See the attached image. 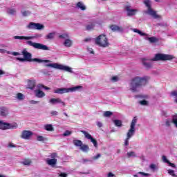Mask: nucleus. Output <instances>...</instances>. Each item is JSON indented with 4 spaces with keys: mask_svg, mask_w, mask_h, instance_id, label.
I'll list each match as a JSON object with an SVG mask.
<instances>
[{
    "mask_svg": "<svg viewBox=\"0 0 177 177\" xmlns=\"http://www.w3.org/2000/svg\"><path fill=\"white\" fill-rule=\"evenodd\" d=\"M149 168L151 169H153V171H154L155 169H157V166L154 164H151L150 165Z\"/></svg>",
    "mask_w": 177,
    "mask_h": 177,
    "instance_id": "de8ad7c7",
    "label": "nucleus"
},
{
    "mask_svg": "<svg viewBox=\"0 0 177 177\" xmlns=\"http://www.w3.org/2000/svg\"><path fill=\"white\" fill-rule=\"evenodd\" d=\"M89 160L88 159H82V162H83V164H86V162H88Z\"/></svg>",
    "mask_w": 177,
    "mask_h": 177,
    "instance_id": "0e129e2a",
    "label": "nucleus"
},
{
    "mask_svg": "<svg viewBox=\"0 0 177 177\" xmlns=\"http://www.w3.org/2000/svg\"><path fill=\"white\" fill-rule=\"evenodd\" d=\"M17 99L18 100H24V95H23L21 93L17 94Z\"/></svg>",
    "mask_w": 177,
    "mask_h": 177,
    "instance_id": "4c0bfd02",
    "label": "nucleus"
},
{
    "mask_svg": "<svg viewBox=\"0 0 177 177\" xmlns=\"http://www.w3.org/2000/svg\"><path fill=\"white\" fill-rule=\"evenodd\" d=\"M46 164H48V165H50V167H52L53 168H55L56 164H57V159L56 158H53V159H50L48 158L46 160Z\"/></svg>",
    "mask_w": 177,
    "mask_h": 177,
    "instance_id": "dca6fc26",
    "label": "nucleus"
},
{
    "mask_svg": "<svg viewBox=\"0 0 177 177\" xmlns=\"http://www.w3.org/2000/svg\"><path fill=\"white\" fill-rule=\"evenodd\" d=\"M37 140L38 142H45V140H48V138H46L42 136H37Z\"/></svg>",
    "mask_w": 177,
    "mask_h": 177,
    "instance_id": "473e14b6",
    "label": "nucleus"
},
{
    "mask_svg": "<svg viewBox=\"0 0 177 177\" xmlns=\"http://www.w3.org/2000/svg\"><path fill=\"white\" fill-rule=\"evenodd\" d=\"M35 38H42V34H36L34 36H15L14 39H25L26 45L32 46L35 49H40L41 50H49V47L41 43H37L31 41Z\"/></svg>",
    "mask_w": 177,
    "mask_h": 177,
    "instance_id": "f257e3e1",
    "label": "nucleus"
},
{
    "mask_svg": "<svg viewBox=\"0 0 177 177\" xmlns=\"http://www.w3.org/2000/svg\"><path fill=\"white\" fill-rule=\"evenodd\" d=\"M44 129L46 131H48L49 132H53V131H55V128H53V125L52 124H45Z\"/></svg>",
    "mask_w": 177,
    "mask_h": 177,
    "instance_id": "5701e85b",
    "label": "nucleus"
},
{
    "mask_svg": "<svg viewBox=\"0 0 177 177\" xmlns=\"http://www.w3.org/2000/svg\"><path fill=\"white\" fill-rule=\"evenodd\" d=\"M49 103H50V104H57V103H59L62 104V106H63V107H66V102H63L59 97L51 98L49 100Z\"/></svg>",
    "mask_w": 177,
    "mask_h": 177,
    "instance_id": "ddd939ff",
    "label": "nucleus"
},
{
    "mask_svg": "<svg viewBox=\"0 0 177 177\" xmlns=\"http://www.w3.org/2000/svg\"><path fill=\"white\" fill-rule=\"evenodd\" d=\"M9 147H16V145H15L13 143H10Z\"/></svg>",
    "mask_w": 177,
    "mask_h": 177,
    "instance_id": "338daca9",
    "label": "nucleus"
},
{
    "mask_svg": "<svg viewBox=\"0 0 177 177\" xmlns=\"http://www.w3.org/2000/svg\"><path fill=\"white\" fill-rule=\"evenodd\" d=\"M30 104H37L39 103V102L34 101V100H30Z\"/></svg>",
    "mask_w": 177,
    "mask_h": 177,
    "instance_id": "4d7b16f0",
    "label": "nucleus"
},
{
    "mask_svg": "<svg viewBox=\"0 0 177 177\" xmlns=\"http://www.w3.org/2000/svg\"><path fill=\"white\" fill-rule=\"evenodd\" d=\"M132 31H133V32H137V34H139L142 37H145V36L147 35H146V33L142 32V31H140V30H138L136 28L132 29Z\"/></svg>",
    "mask_w": 177,
    "mask_h": 177,
    "instance_id": "c85d7f7f",
    "label": "nucleus"
},
{
    "mask_svg": "<svg viewBox=\"0 0 177 177\" xmlns=\"http://www.w3.org/2000/svg\"><path fill=\"white\" fill-rule=\"evenodd\" d=\"M111 115H113V113L110 111H105L104 113V117H111Z\"/></svg>",
    "mask_w": 177,
    "mask_h": 177,
    "instance_id": "79ce46f5",
    "label": "nucleus"
},
{
    "mask_svg": "<svg viewBox=\"0 0 177 177\" xmlns=\"http://www.w3.org/2000/svg\"><path fill=\"white\" fill-rule=\"evenodd\" d=\"M0 115H2L3 117H6V115H8V109H6V107L0 108Z\"/></svg>",
    "mask_w": 177,
    "mask_h": 177,
    "instance_id": "aec40b11",
    "label": "nucleus"
},
{
    "mask_svg": "<svg viewBox=\"0 0 177 177\" xmlns=\"http://www.w3.org/2000/svg\"><path fill=\"white\" fill-rule=\"evenodd\" d=\"M171 96H177V91H173L171 92Z\"/></svg>",
    "mask_w": 177,
    "mask_h": 177,
    "instance_id": "5fc2aeb1",
    "label": "nucleus"
},
{
    "mask_svg": "<svg viewBox=\"0 0 177 177\" xmlns=\"http://www.w3.org/2000/svg\"><path fill=\"white\" fill-rule=\"evenodd\" d=\"M94 27H95L94 24H90L86 26V28L88 31H91V30H93Z\"/></svg>",
    "mask_w": 177,
    "mask_h": 177,
    "instance_id": "e433bc0d",
    "label": "nucleus"
},
{
    "mask_svg": "<svg viewBox=\"0 0 177 177\" xmlns=\"http://www.w3.org/2000/svg\"><path fill=\"white\" fill-rule=\"evenodd\" d=\"M127 157L131 158V157H136V153L135 151L127 152Z\"/></svg>",
    "mask_w": 177,
    "mask_h": 177,
    "instance_id": "72a5a7b5",
    "label": "nucleus"
},
{
    "mask_svg": "<svg viewBox=\"0 0 177 177\" xmlns=\"http://www.w3.org/2000/svg\"><path fill=\"white\" fill-rule=\"evenodd\" d=\"M172 59H175V56L172 55H167V54H156L155 57L151 59V62H158L161 61H167V60H172Z\"/></svg>",
    "mask_w": 177,
    "mask_h": 177,
    "instance_id": "6e6552de",
    "label": "nucleus"
},
{
    "mask_svg": "<svg viewBox=\"0 0 177 177\" xmlns=\"http://www.w3.org/2000/svg\"><path fill=\"white\" fill-rule=\"evenodd\" d=\"M111 81L113 82H117V81H118V77L117 76H113L111 77Z\"/></svg>",
    "mask_w": 177,
    "mask_h": 177,
    "instance_id": "8fccbe9b",
    "label": "nucleus"
},
{
    "mask_svg": "<svg viewBox=\"0 0 177 177\" xmlns=\"http://www.w3.org/2000/svg\"><path fill=\"white\" fill-rule=\"evenodd\" d=\"M22 55L26 60V62H35L36 63H48L49 61L48 60H44L38 58H31L32 55L31 53L27 52V50H24L22 51Z\"/></svg>",
    "mask_w": 177,
    "mask_h": 177,
    "instance_id": "39448f33",
    "label": "nucleus"
},
{
    "mask_svg": "<svg viewBox=\"0 0 177 177\" xmlns=\"http://www.w3.org/2000/svg\"><path fill=\"white\" fill-rule=\"evenodd\" d=\"M97 125L99 128H102V127H103V124L100 122H97Z\"/></svg>",
    "mask_w": 177,
    "mask_h": 177,
    "instance_id": "e2e57ef3",
    "label": "nucleus"
},
{
    "mask_svg": "<svg viewBox=\"0 0 177 177\" xmlns=\"http://www.w3.org/2000/svg\"><path fill=\"white\" fill-rule=\"evenodd\" d=\"M77 8L81 9V10H85V9H86V7H85V5H84V3H82V2H78L77 4Z\"/></svg>",
    "mask_w": 177,
    "mask_h": 177,
    "instance_id": "7c9ffc66",
    "label": "nucleus"
},
{
    "mask_svg": "<svg viewBox=\"0 0 177 177\" xmlns=\"http://www.w3.org/2000/svg\"><path fill=\"white\" fill-rule=\"evenodd\" d=\"M140 104H141L142 106H147L148 102L146 100H142L140 101Z\"/></svg>",
    "mask_w": 177,
    "mask_h": 177,
    "instance_id": "a18cd8bd",
    "label": "nucleus"
},
{
    "mask_svg": "<svg viewBox=\"0 0 177 177\" xmlns=\"http://www.w3.org/2000/svg\"><path fill=\"white\" fill-rule=\"evenodd\" d=\"M64 46H66V48H71V46H73V41L66 39H65L64 42Z\"/></svg>",
    "mask_w": 177,
    "mask_h": 177,
    "instance_id": "b1692460",
    "label": "nucleus"
},
{
    "mask_svg": "<svg viewBox=\"0 0 177 177\" xmlns=\"http://www.w3.org/2000/svg\"><path fill=\"white\" fill-rule=\"evenodd\" d=\"M149 80V77H133V79H131L129 84L130 91H131V92H138V89H139L140 86H143V85H146Z\"/></svg>",
    "mask_w": 177,
    "mask_h": 177,
    "instance_id": "f03ea898",
    "label": "nucleus"
},
{
    "mask_svg": "<svg viewBox=\"0 0 177 177\" xmlns=\"http://www.w3.org/2000/svg\"><path fill=\"white\" fill-rule=\"evenodd\" d=\"M11 55H12L13 56H19V55H20L18 52H12L11 53Z\"/></svg>",
    "mask_w": 177,
    "mask_h": 177,
    "instance_id": "680f3d73",
    "label": "nucleus"
},
{
    "mask_svg": "<svg viewBox=\"0 0 177 177\" xmlns=\"http://www.w3.org/2000/svg\"><path fill=\"white\" fill-rule=\"evenodd\" d=\"M167 164L169 165V167H171V168H175L176 167L175 164L171 163V162H169Z\"/></svg>",
    "mask_w": 177,
    "mask_h": 177,
    "instance_id": "6e6d98bb",
    "label": "nucleus"
},
{
    "mask_svg": "<svg viewBox=\"0 0 177 177\" xmlns=\"http://www.w3.org/2000/svg\"><path fill=\"white\" fill-rule=\"evenodd\" d=\"M78 89H82V86H77L75 87L66 88H57L54 89V93H57L58 95H63V93H68V92H75Z\"/></svg>",
    "mask_w": 177,
    "mask_h": 177,
    "instance_id": "423d86ee",
    "label": "nucleus"
},
{
    "mask_svg": "<svg viewBox=\"0 0 177 177\" xmlns=\"http://www.w3.org/2000/svg\"><path fill=\"white\" fill-rule=\"evenodd\" d=\"M0 53H7V55H11L12 52L8 51L6 49L1 48L0 49Z\"/></svg>",
    "mask_w": 177,
    "mask_h": 177,
    "instance_id": "a19ab883",
    "label": "nucleus"
},
{
    "mask_svg": "<svg viewBox=\"0 0 177 177\" xmlns=\"http://www.w3.org/2000/svg\"><path fill=\"white\" fill-rule=\"evenodd\" d=\"M13 128H17V124L13 127L8 123H5L2 121H0V129H13Z\"/></svg>",
    "mask_w": 177,
    "mask_h": 177,
    "instance_id": "4468645a",
    "label": "nucleus"
},
{
    "mask_svg": "<svg viewBox=\"0 0 177 177\" xmlns=\"http://www.w3.org/2000/svg\"><path fill=\"white\" fill-rule=\"evenodd\" d=\"M39 86H41V88H44V89H46V91H49L50 89V88L44 85H40Z\"/></svg>",
    "mask_w": 177,
    "mask_h": 177,
    "instance_id": "13d9d810",
    "label": "nucleus"
},
{
    "mask_svg": "<svg viewBox=\"0 0 177 177\" xmlns=\"http://www.w3.org/2000/svg\"><path fill=\"white\" fill-rule=\"evenodd\" d=\"M89 41H91V39H88V38H87V39H84V41H85V42H89Z\"/></svg>",
    "mask_w": 177,
    "mask_h": 177,
    "instance_id": "774afa93",
    "label": "nucleus"
},
{
    "mask_svg": "<svg viewBox=\"0 0 177 177\" xmlns=\"http://www.w3.org/2000/svg\"><path fill=\"white\" fill-rule=\"evenodd\" d=\"M27 28L29 30H44L45 26L39 23L30 22Z\"/></svg>",
    "mask_w": 177,
    "mask_h": 177,
    "instance_id": "9d476101",
    "label": "nucleus"
},
{
    "mask_svg": "<svg viewBox=\"0 0 177 177\" xmlns=\"http://www.w3.org/2000/svg\"><path fill=\"white\" fill-rule=\"evenodd\" d=\"M51 115H57L59 114V112H57V111H52L50 112Z\"/></svg>",
    "mask_w": 177,
    "mask_h": 177,
    "instance_id": "603ef678",
    "label": "nucleus"
},
{
    "mask_svg": "<svg viewBox=\"0 0 177 177\" xmlns=\"http://www.w3.org/2000/svg\"><path fill=\"white\" fill-rule=\"evenodd\" d=\"M113 123L115 124V127H122V121L120 120H113Z\"/></svg>",
    "mask_w": 177,
    "mask_h": 177,
    "instance_id": "c756f323",
    "label": "nucleus"
},
{
    "mask_svg": "<svg viewBox=\"0 0 177 177\" xmlns=\"http://www.w3.org/2000/svg\"><path fill=\"white\" fill-rule=\"evenodd\" d=\"M17 60H19V62H26L25 58H20V57H17Z\"/></svg>",
    "mask_w": 177,
    "mask_h": 177,
    "instance_id": "052dcab7",
    "label": "nucleus"
},
{
    "mask_svg": "<svg viewBox=\"0 0 177 177\" xmlns=\"http://www.w3.org/2000/svg\"><path fill=\"white\" fill-rule=\"evenodd\" d=\"M21 164H23L24 165H31V160L25 159L21 162Z\"/></svg>",
    "mask_w": 177,
    "mask_h": 177,
    "instance_id": "f704fd0d",
    "label": "nucleus"
},
{
    "mask_svg": "<svg viewBox=\"0 0 177 177\" xmlns=\"http://www.w3.org/2000/svg\"><path fill=\"white\" fill-rule=\"evenodd\" d=\"M50 157H51V158H56V157H57V153H53L50 154Z\"/></svg>",
    "mask_w": 177,
    "mask_h": 177,
    "instance_id": "864d4df0",
    "label": "nucleus"
},
{
    "mask_svg": "<svg viewBox=\"0 0 177 177\" xmlns=\"http://www.w3.org/2000/svg\"><path fill=\"white\" fill-rule=\"evenodd\" d=\"M95 44L100 46L101 48H107L110 46V43H109V39L107 37L104 35H100L95 39Z\"/></svg>",
    "mask_w": 177,
    "mask_h": 177,
    "instance_id": "20e7f679",
    "label": "nucleus"
},
{
    "mask_svg": "<svg viewBox=\"0 0 177 177\" xmlns=\"http://www.w3.org/2000/svg\"><path fill=\"white\" fill-rule=\"evenodd\" d=\"M125 9L127 12L128 16H135V15H136V13L138 12V9H132L129 6H127Z\"/></svg>",
    "mask_w": 177,
    "mask_h": 177,
    "instance_id": "2eb2a0df",
    "label": "nucleus"
},
{
    "mask_svg": "<svg viewBox=\"0 0 177 177\" xmlns=\"http://www.w3.org/2000/svg\"><path fill=\"white\" fill-rule=\"evenodd\" d=\"M139 175H141V176H151L150 174L140 171L134 175V177H139Z\"/></svg>",
    "mask_w": 177,
    "mask_h": 177,
    "instance_id": "bb28decb",
    "label": "nucleus"
},
{
    "mask_svg": "<svg viewBox=\"0 0 177 177\" xmlns=\"http://www.w3.org/2000/svg\"><path fill=\"white\" fill-rule=\"evenodd\" d=\"M31 136H32V131L27 130L23 131L21 135V138L22 139H26V140L30 139Z\"/></svg>",
    "mask_w": 177,
    "mask_h": 177,
    "instance_id": "f8f14e48",
    "label": "nucleus"
},
{
    "mask_svg": "<svg viewBox=\"0 0 177 177\" xmlns=\"http://www.w3.org/2000/svg\"><path fill=\"white\" fill-rule=\"evenodd\" d=\"M59 38H60L61 39H67L68 38V34L67 33H63L62 35H60L59 36Z\"/></svg>",
    "mask_w": 177,
    "mask_h": 177,
    "instance_id": "c9c22d12",
    "label": "nucleus"
},
{
    "mask_svg": "<svg viewBox=\"0 0 177 177\" xmlns=\"http://www.w3.org/2000/svg\"><path fill=\"white\" fill-rule=\"evenodd\" d=\"M28 88L29 89H34V88H35V80H29L28 82Z\"/></svg>",
    "mask_w": 177,
    "mask_h": 177,
    "instance_id": "412c9836",
    "label": "nucleus"
},
{
    "mask_svg": "<svg viewBox=\"0 0 177 177\" xmlns=\"http://www.w3.org/2000/svg\"><path fill=\"white\" fill-rule=\"evenodd\" d=\"M145 39L147 41H149L151 44H153L154 42H157V38L153 37H145Z\"/></svg>",
    "mask_w": 177,
    "mask_h": 177,
    "instance_id": "2f4dec72",
    "label": "nucleus"
},
{
    "mask_svg": "<svg viewBox=\"0 0 177 177\" xmlns=\"http://www.w3.org/2000/svg\"><path fill=\"white\" fill-rule=\"evenodd\" d=\"M172 122L174 124L175 127H177V115L173 116Z\"/></svg>",
    "mask_w": 177,
    "mask_h": 177,
    "instance_id": "58836bf2",
    "label": "nucleus"
},
{
    "mask_svg": "<svg viewBox=\"0 0 177 177\" xmlns=\"http://www.w3.org/2000/svg\"><path fill=\"white\" fill-rule=\"evenodd\" d=\"M80 150L82 151L86 152L89 151V147L86 145L82 144V146H80Z\"/></svg>",
    "mask_w": 177,
    "mask_h": 177,
    "instance_id": "cd10ccee",
    "label": "nucleus"
},
{
    "mask_svg": "<svg viewBox=\"0 0 177 177\" xmlns=\"http://www.w3.org/2000/svg\"><path fill=\"white\" fill-rule=\"evenodd\" d=\"M111 30L112 31H118V32H124V28L120 27L115 25H112L110 26Z\"/></svg>",
    "mask_w": 177,
    "mask_h": 177,
    "instance_id": "a211bd4d",
    "label": "nucleus"
},
{
    "mask_svg": "<svg viewBox=\"0 0 177 177\" xmlns=\"http://www.w3.org/2000/svg\"><path fill=\"white\" fill-rule=\"evenodd\" d=\"M168 174H169V175H171V176H176V174H175V171L174 170L169 169Z\"/></svg>",
    "mask_w": 177,
    "mask_h": 177,
    "instance_id": "c03bdc74",
    "label": "nucleus"
},
{
    "mask_svg": "<svg viewBox=\"0 0 177 177\" xmlns=\"http://www.w3.org/2000/svg\"><path fill=\"white\" fill-rule=\"evenodd\" d=\"M73 143L76 147H81L82 146V141L80 140H73Z\"/></svg>",
    "mask_w": 177,
    "mask_h": 177,
    "instance_id": "393cba45",
    "label": "nucleus"
},
{
    "mask_svg": "<svg viewBox=\"0 0 177 177\" xmlns=\"http://www.w3.org/2000/svg\"><path fill=\"white\" fill-rule=\"evenodd\" d=\"M82 133L84 135L85 138L86 139H89L91 140V142H93V145H94L95 147H96L97 146V141L96 140V139L92 138V136L91 134H89V133L82 130L81 131Z\"/></svg>",
    "mask_w": 177,
    "mask_h": 177,
    "instance_id": "9b49d317",
    "label": "nucleus"
},
{
    "mask_svg": "<svg viewBox=\"0 0 177 177\" xmlns=\"http://www.w3.org/2000/svg\"><path fill=\"white\" fill-rule=\"evenodd\" d=\"M30 14H31V12H30V11H24V12H22V15L24 17L30 16Z\"/></svg>",
    "mask_w": 177,
    "mask_h": 177,
    "instance_id": "49530a36",
    "label": "nucleus"
},
{
    "mask_svg": "<svg viewBox=\"0 0 177 177\" xmlns=\"http://www.w3.org/2000/svg\"><path fill=\"white\" fill-rule=\"evenodd\" d=\"M144 3L145 6L147 7V10L145 12L147 15H149L153 19H158L160 18V15H157V12L151 8V1L150 0H144Z\"/></svg>",
    "mask_w": 177,
    "mask_h": 177,
    "instance_id": "0eeeda50",
    "label": "nucleus"
},
{
    "mask_svg": "<svg viewBox=\"0 0 177 177\" xmlns=\"http://www.w3.org/2000/svg\"><path fill=\"white\" fill-rule=\"evenodd\" d=\"M35 95L36 97H39V99H42V97H45V93L41 91L40 89L35 90Z\"/></svg>",
    "mask_w": 177,
    "mask_h": 177,
    "instance_id": "f3484780",
    "label": "nucleus"
},
{
    "mask_svg": "<svg viewBox=\"0 0 177 177\" xmlns=\"http://www.w3.org/2000/svg\"><path fill=\"white\" fill-rule=\"evenodd\" d=\"M60 177H67V174L66 173H61L59 174Z\"/></svg>",
    "mask_w": 177,
    "mask_h": 177,
    "instance_id": "bf43d9fd",
    "label": "nucleus"
},
{
    "mask_svg": "<svg viewBox=\"0 0 177 177\" xmlns=\"http://www.w3.org/2000/svg\"><path fill=\"white\" fill-rule=\"evenodd\" d=\"M129 139H131V138H128V137H127V138L124 140V146H129Z\"/></svg>",
    "mask_w": 177,
    "mask_h": 177,
    "instance_id": "09e8293b",
    "label": "nucleus"
},
{
    "mask_svg": "<svg viewBox=\"0 0 177 177\" xmlns=\"http://www.w3.org/2000/svg\"><path fill=\"white\" fill-rule=\"evenodd\" d=\"M48 62H44L45 67H51L52 68H56L57 70H63V71H66L67 73H73V70L71 67L64 66L63 64L53 63L52 61L48 60Z\"/></svg>",
    "mask_w": 177,
    "mask_h": 177,
    "instance_id": "7ed1b4c3",
    "label": "nucleus"
},
{
    "mask_svg": "<svg viewBox=\"0 0 177 177\" xmlns=\"http://www.w3.org/2000/svg\"><path fill=\"white\" fill-rule=\"evenodd\" d=\"M56 35V32H52L45 36L46 39H53Z\"/></svg>",
    "mask_w": 177,
    "mask_h": 177,
    "instance_id": "4be33fe9",
    "label": "nucleus"
},
{
    "mask_svg": "<svg viewBox=\"0 0 177 177\" xmlns=\"http://www.w3.org/2000/svg\"><path fill=\"white\" fill-rule=\"evenodd\" d=\"M7 13H8V15H11L12 16H15V15H16V9L8 8Z\"/></svg>",
    "mask_w": 177,
    "mask_h": 177,
    "instance_id": "a878e982",
    "label": "nucleus"
},
{
    "mask_svg": "<svg viewBox=\"0 0 177 177\" xmlns=\"http://www.w3.org/2000/svg\"><path fill=\"white\" fill-rule=\"evenodd\" d=\"M102 157V155L100 153L97 154V156L93 157V160H97V158H100Z\"/></svg>",
    "mask_w": 177,
    "mask_h": 177,
    "instance_id": "3c124183",
    "label": "nucleus"
},
{
    "mask_svg": "<svg viewBox=\"0 0 177 177\" xmlns=\"http://www.w3.org/2000/svg\"><path fill=\"white\" fill-rule=\"evenodd\" d=\"M142 64L146 68H151L153 67V64L146 59H142Z\"/></svg>",
    "mask_w": 177,
    "mask_h": 177,
    "instance_id": "6ab92c4d",
    "label": "nucleus"
},
{
    "mask_svg": "<svg viewBox=\"0 0 177 177\" xmlns=\"http://www.w3.org/2000/svg\"><path fill=\"white\" fill-rule=\"evenodd\" d=\"M162 160L163 162H166L167 164H168L169 162V160H168V159H167V156H162Z\"/></svg>",
    "mask_w": 177,
    "mask_h": 177,
    "instance_id": "37998d69",
    "label": "nucleus"
},
{
    "mask_svg": "<svg viewBox=\"0 0 177 177\" xmlns=\"http://www.w3.org/2000/svg\"><path fill=\"white\" fill-rule=\"evenodd\" d=\"M73 133V131H69V130H66L64 133H63V136H70V135H71Z\"/></svg>",
    "mask_w": 177,
    "mask_h": 177,
    "instance_id": "ea45409f",
    "label": "nucleus"
},
{
    "mask_svg": "<svg viewBox=\"0 0 177 177\" xmlns=\"http://www.w3.org/2000/svg\"><path fill=\"white\" fill-rule=\"evenodd\" d=\"M166 125H167V127H169V125H171V121L166 120Z\"/></svg>",
    "mask_w": 177,
    "mask_h": 177,
    "instance_id": "69168bd1",
    "label": "nucleus"
},
{
    "mask_svg": "<svg viewBox=\"0 0 177 177\" xmlns=\"http://www.w3.org/2000/svg\"><path fill=\"white\" fill-rule=\"evenodd\" d=\"M138 118L136 116L133 118L130 125V129L127 133V138H128V139H131V138H132L133 136L135 135V132H136V129L135 128V127L136 126Z\"/></svg>",
    "mask_w": 177,
    "mask_h": 177,
    "instance_id": "1a4fd4ad",
    "label": "nucleus"
}]
</instances>
